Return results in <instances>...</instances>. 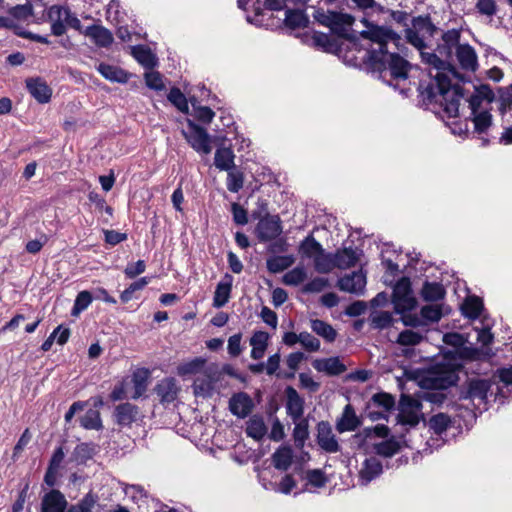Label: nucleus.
I'll use <instances>...</instances> for the list:
<instances>
[{
    "label": "nucleus",
    "instance_id": "nucleus-1",
    "mask_svg": "<svg viewBox=\"0 0 512 512\" xmlns=\"http://www.w3.org/2000/svg\"><path fill=\"white\" fill-rule=\"evenodd\" d=\"M362 22L367 30L361 31L360 36L372 42L367 50V65L379 74L384 83L406 94L409 90L406 83L412 65L400 55L404 52L401 36L393 29L371 24L365 18Z\"/></svg>",
    "mask_w": 512,
    "mask_h": 512
},
{
    "label": "nucleus",
    "instance_id": "nucleus-2",
    "mask_svg": "<svg viewBox=\"0 0 512 512\" xmlns=\"http://www.w3.org/2000/svg\"><path fill=\"white\" fill-rule=\"evenodd\" d=\"M460 37L461 33L457 29H450L442 34L441 43H438L431 53H435L441 61L447 63V66L443 69L434 68L436 74L431 75L433 81L420 92L423 100L427 103H440L449 118L458 116L460 101L464 97L463 88L458 84L452 85L450 78V75L454 78L459 77V73L450 60L453 49H457V46L460 45Z\"/></svg>",
    "mask_w": 512,
    "mask_h": 512
},
{
    "label": "nucleus",
    "instance_id": "nucleus-3",
    "mask_svg": "<svg viewBox=\"0 0 512 512\" xmlns=\"http://www.w3.org/2000/svg\"><path fill=\"white\" fill-rule=\"evenodd\" d=\"M388 13L396 23L405 27V39L419 51L423 63L438 69H443V67L447 66V63L441 61L435 53H426L425 51L429 48L426 38L433 37L439 30L431 21L430 15L413 17L411 26H409L407 22L409 14L407 12L388 10Z\"/></svg>",
    "mask_w": 512,
    "mask_h": 512
},
{
    "label": "nucleus",
    "instance_id": "nucleus-4",
    "mask_svg": "<svg viewBox=\"0 0 512 512\" xmlns=\"http://www.w3.org/2000/svg\"><path fill=\"white\" fill-rule=\"evenodd\" d=\"M458 380V367L456 365L436 368L425 379L429 390L424 393V399L432 404L441 405L446 399V394L443 391L456 385Z\"/></svg>",
    "mask_w": 512,
    "mask_h": 512
},
{
    "label": "nucleus",
    "instance_id": "nucleus-5",
    "mask_svg": "<svg viewBox=\"0 0 512 512\" xmlns=\"http://www.w3.org/2000/svg\"><path fill=\"white\" fill-rule=\"evenodd\" d=\"M314 12L312 14L315 22L319 25L330 29L334 35L346 39L354 40L352 32V26L355 22L354 16L348 13L324 10L320 7H313Z\"/></svg>",
    "mask_w": 512,
    "mask_h": 512
},
{
    "label": "nucleus",
    "instance_id": "nucleus-6",
    "mask_svg": "<svg viewBox=\"0 0 512 512\" xmlns=\"http://www.w3.org/2000/svg\"><path fill=\"white\" fill-rule=\"evenodd\" d=\"M392 303L396 313L412 311L417 304L408 277L399 279L393 287Z\"/></svg>",
    "mask_w": 512,
    "mask_h": 512
},
{
    "label": "nucleus",
    "instance_id": "nucleus-7",
    "mask_svg": "<svg viewBox=\"0 0 512 512\" xmlns=\"http://www.w3.org/2000/svg\"><path fill=\"white\" fill-rule=\"evenodd\" d=\"M422 403L410 395L402 394L399 401L398 422L410 427L416 426L421 418Z\"/></svg>",
    "mask_w": 512,
    "mask_h": 512
},
{
    "label": "nucleus",
    "instance_id": "nucleus-8",
    "mask_svg": "<svg viewBox=\"0 0 512 512\" xmlns=\"http://www.w3.org/2000/svg\"><path fill=\"white\" fill-rule=\"evenodd\" d=\"M187 126V131L183 130L182 134L190 146L196 152L203 153L205 155L211 153L212 147L210 144V135L207 133L206 129L191 120H188Z\"/></svg>",
    "mask_w": 512,
    "mask_h": 512
},
{
    "label": "nucleus",
    "instance_id": "nucleus-9",
    "mask_svg": "<svg viewBox=\"0 0 512 512\" xmlns=\"http://www.w3.org/2000/svg\"><path fill=\"white\" fill-rule=\"evenodd\" d=\"M255 233L260 242H268L276 239L282 233L280 217L278 215L267 214L259 220L255 228Z\"/></svg>",
    "mask_w": 512,
    "mask_h": 512
},
{
    "label": "nucleus",
    "instance_id": "nucleus-10",
    "mask_svg": "<svg viewBox=\"0 0 512 512\" xmlns=\"http://www.w3.org/2000/svg\"><path fill=\"white\" fill-rule=\"evenodd\" d=\"M491 388V383L486 379H471L467 386L462 388L459 398L461 400H478L479 404H486L487 395Z\"/></svg>",
    "mask_w": 512,
    "mask_h": 512
},
{
    "label": "nucleus",
    "instance_id": "nucleus-11",
    "mask_svg": "<svg viewBox=\"0 0 512 512\" xmlns=\"http://www.w3.org/2000/svg\"><path fill=\"white\" fill-rule=\"evenodd\" d=\"M337 285L341 291L361 295L365 291L366 275L361 270L354 271L339 278Z\"/></svg>",
    "mask_w": 512,
    "mask_h": 512
},
{
    "label": "nucleus",
    "instance_id": "nucleus-12",
    "mask_svg": "<svg viewBox=\"0 0 512 512\" xmlns=\"http://www.w3.org/2000/svg\"><path fill=\"white\" fill-rule=\"evenodd\" d=\"M317 443L328 453H336L340 450V445L332 432L329 422L321 421L317 424Z\"/></svg>",
    "mask_w": 512,
    "mask_h": 512
},
{
    "label": "nucleus",
    "instance_id": "nucleus-13",
    "mask_svg": "<svg viewBox=\"0 0 512 512\" xmlns=\"http://www.w3.org/2000/svg\"><path fill=\"white\" fill-rule=\"evenodd\" d=\"M254 408L252 398L245 392L234 394L229 400L230 412L238 418L247 417Z\"/></svg>",
    "mask_w": 512,
    "mask_h": 512
},
{
    "label": "nucleus",
    "instance_id": "nucleus-14",
    "mask_svg": "<svg viewBox=\"0 0 512 512\" xmlns=\"http://www.w3.org/2000/svg\"><path fill=\"white\" fill-rule=\"evenodd\" d=\"M154 391L158 396L160 402L164 405L170 404L174 402L177 398L179 387L177 386V381L173 377H167L160 380Z\"/></svg>",
    "mask_w": 512,
    "mask_h": 512
},
{
    "label": "nucleus",
    "instance_id": "nucleus-15",
    "mask_svg": "<svg viewBox=\"0 0 512 512\" xmlns=\"http://www.w3.org/2000/svg\"><path fill=\"white\" fill-rule=\"evenodd\" d=\"M67 504L63 493L57 489H52L42 498L41 512H64Z\"/></svg>",
    "mask_w": 512,
    "mask_h": 512
},
{
    "label": "nucleus",
    "instance_id": "nucleus-16",
    "mask_svg": "<svg viewBox=\"0 0 512 512\" xmlns=\"http://www.w3.org/2000/svg\"><path fill=\"white\" fill-rule=\"evenodd\" d=\"M287 396L286 411L294 422L299 421L304 413V399L292 386L285 390Z\"/></svg>",
    "mask_w": 512,
    "mask_h": 512
},
{
    "label": "nucleus",
    "instance_id": "nucleus-17",
    "mask_svg": "<svg viewBox=\"0 0 512 512\" xmlns=\"http://www.w3.org/2000/svg\"><path fill=\"white\" fill-rule=\"evenodd\" d=\"M312 366L318 372H323L328 376H339L346 371V365L338 356L316 359L312 362Z\"/></svg>",
    "mask_w": 512,
    "mask_h": 512
},
{
    "label": "nucleus",
    "instance_id": "nucleus-18",
    "mask_svg": "<svg viewBox=\"0 0 512 512\" xmlns=\"http://www.w3.org/2000/svg\"><path fill=\"white\" fill-rule=\"evenodd\" d=\"M83 34L92 39L98 47L102 48L109 47L114 40L111 31L102 25H90L84 29Z\"/></svg>",
    "mask_w": 512,
    "mask_h": 512
},
{
    "label": "nucleus",
    "instance_id": "nucleus-19",
    "mask_svg": "<svg viewBox=\"0 0 512 512\" xmlns=\"http://www.w3.org/2000/svg\"><path fill=\"white\" fill-rule=\"evenodd\" d=\"M26 87L33 98L39 103H47L52 96V90L41 78H29L26 80Z\"/></svg>",
    "mask_w": 512,
    "mask_h": 512
},
{
    "label": "nucleus",
    "instance_id": "nucleus-20",
    "mask_svg": "<svg viewBox=\"0 0 512 512\" xmlns=\"http://www.w3.org/2000/svg\"><path fill=\"white\" fill-rule=\"evenodd\" d=\"M455 53L462 69L472 72L477 69L478 58L475 49L471 45H458Z\"/></svg>",
    "mask_w": 512,
    "mask_h": 512
},
{
    "label": "nucleus",
    "instance_id": "nucleus-21",
    "mask_svg": "<svg viewBox=\"0 0 512 512\" xmlns=\"http://www.w3.org/2000/svg\"><path fill=\"white\" fill-rule=\"evenodd\" d=\"M232 282L233 277L226 273L216 286L213 297V307L221 308L228 303L232 290Z\"/></svg>",
    "mask_w": 512,
    "mask_h": 512
},
{
    "label": "nucleus",
    "instance_id": "nucleus-22",
    "mask_svg": "<svg viewBox=\"0 0 512 512\" xmlns=\"http://www.w3.org/2000/svg\"><path fill=\"white\" fill-rule=\"evenodd\" d=\"M64 12L65 8L59 5H53L48 9L47 18L51 22V33L54 36L59 37L66 32Z\"/></svg>",
    "mask_w": 512,
    "mask_h": 512
},
{
    "label": "nucleus",
    "instance_id": "nucleus-23",
    "mask_svg": "<svg viewBox=\"0 0 512 512\" xmlns=\"http://www.w3.org/2000/svg\"><path fill=\"white\" fill-rule=\"evenodd\" d=\"M96 69L106 80L111 82L124 84L130 78V74L124 69L107 63H100Z\"/></svg>",
    "mask_w": 512,
    "mask_h": 512
},
{
    "label": "nucleus",
    "instance_id": "nucleus-24",
    "mask_svg": "<svg viewBox=\"0 0 512 512\" xmlns=\"http://www.w3.org/2000/svg\"><path fill=\"white\" fill-rule=\"evenodd\" d=\"M138 407L129 402L119 404L115 408L116 423L120 426H130L137 420Z\"/></svg>",
    "mask_w": 512,
    "mask_h": 512
},
{
    "label": "nucleus",
    "instance_id": "nucleus-25",
    "mask_svg": "<svg viewBox=\"0 0 512 512\" xmlns=\"http://www.w3.org/2000/svg\"><path fill=\"white\" fill-rule=\"evenodd\" d=\"M361 255L362 250L357 248L353 249L352 247H349L338 250L334 254L336 267L340 269L353 267L358 262Z\"/></svg>",
    "mask_w": 512,
    "mask_h": 512
},
{
    "label": "nucleus",
    "instance_id": "nucleus-26",
    "mask_svg": "<svg viewBox=\"0 0 512 512\" xmlns=\"http://www.w3.org/2000/svg\"><path fill=\"white\" fill-rule=\"evenodd\" d=\"M361 424V421L356 416L352 405L345 406L341 418L336 423L338 432L343 433L346 431H355Z\"/></svg>",
    "mask_w": 512,
    "mask_h": 512
},
{
    "label": "nucleus",
    "instance_id": "nucleus-27",
    "mask_svg": "<svg viewBox=\"0 0 512 512\" xmlns=\"http://www.w3.org/2000/svg\"><path fill=\"white\" fill-rule=\"evenodd\" d=\"M310 23L309 17L303 8L286 9L284 24L290 29H299L308 27Z\"/></svg>",
    "mask_w": 512,
    "mask_h": 512
},
{
    "label": "nucleus",
    "instance_id": "nucleus-28",
    "mask_svg": "<svg viewBox=\"0 0 512 512\" xmlns=\"http://www.w3.org/2000/svg\"><path fill=\"white\" fill-rule=\"evenodd\" d=\"M270 335L265 331H255L250 338V345L252 350L250 356L254 360H259L264 357L268 347Z\"/></svg>",
    "mask_w": 512,
    "mask_h": 512
},
{
    "label": "nucleus",
    "instance_id": "nucleus-29",
    "mask_svg": "<svg viewBox=\"0 0 512 512\" xmlns=\"http://www.w3.org/2000/svg\"><path fill=\"white\" fill-rule=\"evenodd\" d=\"M382 471V463L377 458L371 457L366 459L360 471L361 483L367 485L370 481L378 477Z\"/></svg>",
    "mask_w": 512,
    "mask_h": 512
},
{
    "label": "nucleus",
    "instance_id": "nucleus-30",
    "mask_svg": "<svg viewBox=\"0 0 512 512\" xmlns=\"http://www.w3.org/2000/svg\"><path fill=\"white\" fill-rule=\"evenodd\" d=\"M131 54L145 69H153L158 63L151 49L145 45L132 46Z\"/></svg>",
    "mask_w": 512,
    "mask_h": 512
},
{
    "label": "nucleus",
    "instance_id": "nucleus-31",
    "mask_svg": "<svg viewBox=\"0 0 512 512\" xmlns=\"http://www.w3.org/2000/svg\"><path fill=\"white\" fill-rule=\"evenodd\" d=\"M150 371L146 368H139L133 372L131 382L133 384L134 393L132 399L140 398L147 390Z\"/></svg>",
    "mask_w": 512,
    "mask_h": 512
},
{
    "label": "nucleus",
    "instance_id": "nucleus-32",
    "mask_svg": "<svg viewBox=\"0 0 512 512\" xmlns=\"http://www.w3.org/2000/svg\"><path fill=\"white\" fill-rule=\"evenodd\" d=\"M234 152L230 147H220L216 150L214 164L221 171H229L235 168Z\"/></svg>",
    "mask_w": 512,
    "mask_h": 512
},
{
    "label": "nucleus",
    "instance_id": "nucleus-33",
    "mask_svg": "<svg viewBox=\"0 0 512 512\" xmlns=\"http://www.w3.org/2000/svg\"><path fill=\"white\" fill-rule=\"evenodd\" d=\"M444 286L438 282L425 281L421 289V296L427 302H435L445 297Z\"/></svg>",
    "mask_w": 512,
    "mask_h": 512
},
{
    "label": "nucleus",
    "instance_id": "nucleus-34",
    "mask_svg": "<svg viewBox=\"0 0 512 512\" xmlns=\"http://www.w3.org/2000/svg\"><path fill=\"white\" fill-rule=\"evenodd\" d=\"M469 119L474 125L473 132L479 136L486 134L488 129L492 126V115L486 108L480 113L470 115Z\"/></svg>",
    "mask_w": 512,
    "mask_h": 512
},
{
    "label": "nucleus",
    "instance_id": "nucleus-35",
    "mask_svg": "<svg viewBox=\"0 0 512 512\" xmlns=\"http://www.w3.org/2000/svg\"><path fill=\"white\" fill-rule=\"evenodd\" d=\"M267 433V426L260 415H253L247 422L246 434L255 440H261Z\"/></svg>",
    "mask_w": 512,
    "mask_h": 512
},
{
    "label": "nucleus",
    "instance_id": "nucleus-36",
    "mask_svg": "<svg viewBox=\"0 0 512 512\" xmlns=\"http://www.w3.org/2000/svg\"><path fill=\"white\" fill-rule=\"evenodd\" d=\"M295 262L293 255L272 256L266 260V267L271 273H280L291 267Z\"/></svg>",
    "mask_w": 512,
    "mask_h": 512
},
{
    "label": "nucleus",
    "instance_id": "nucleus-37",
    "mask_svg": "<svg viewBox=\"0 0 512 512\" xmlns=\"http://www.w3.org/2000/svg\"><path fill=\"white\" fill-rule=\"evenodd\" d=\"M483 309L484 307L482 300L476 296H470L466 298L461 307L462 314L471 320L478 319L482 314Z\"/></svg>",
    "mask_w": 512,
    "mask_h": 512
},
{
    "label": "nucleus",
    "instance_id": "nucleus-38",
    "mask_svg": "<svg viewBox=\"0 0 512 512\" xmlns=\"http://www.w3.org/2000/svg\"><path fill=\"white\" fill-rule=\"evenodd\" d=\"M311 329L325 341L334 342L337 336L336 330L327 322L319 319L311 320Z\"/></svg>",
    "mask_w": 512,
    "mask_h": 512
},
{
    "label": "nucleus",
    "instance_id": "nucleus-39",
    "mask_svg": "<svg viewBox=\"0 0 512 512\" xmlns=\"http://www.w3.org/2000/svg\"><path fill=\"white\" fill-rule=\"evenodd\" d=\"M292 450L290 447H281L272 455L273 465L276 469L286 471L292 464Z\"/></svg>",
    "mask_w": 512,
    "mask_h": 512
},
{
    "label": "nucleus",
    "instance_id": "nucleus-40",
    "mask_svg": "<svg viewBox=\"0 0 512 512\" xmlns=\"http://www.w3.org/2000/svg\"><path fill=\"white\" fill-rule=\"evenodd\" d=\"M206 364V360L202 357H195L190 361L184 362L177 367L179 376L185 377L198 374L202 371Z\"/></svg>",
    "mask_w": 512,
    "mask_h": 512
},
{
    "label": "nucleus",
    "instance_id": "nucleus-41",
    "mask_svg": "<svg viewBox=\"0 0 512 512\" xmlns=\"http://www.w3.org/2000/svg\"><path fill=\"white\" fill-rule=\"evenodd\" d=\"M299 252L306 258H313L315 255L323 252L322 245L314 238L312 234H309L299 246Z\"/></svg>",
    "mask_w": 512,
    "mask_h": 512
},
{
    "label": "nucleus",
    "instance_id": "nucleus-42",
    "mask_svg": "<svg viewBox=\"0 0 512 512\" xmlns=\"http://www.w3.org/2000/svg\"><path fill=\"white\" fill-rule=\"evenodd\" d=\"M313 260L315 270L319 273H329L336 267L334 254L325 253L324 250L315 255Z\"/></svg>",
    "mask_w": 512,
    "mask_h": 512
},
{
    "label": "nucleus",
    "instance_id": "nucleus-43",
    "mask_svg": "<svg viewBox=\"0 0 512 512\" xmlns=\"http://www.w3.org/2000/svg\"><path fill=\"white\" fill-rule=\"evenodd\" d=\"M80 425L86 430H101L103 428L100 412L89 409L80 417Z\"/></svg>",
    "mask_w": 512,
    "mask_h": 512
},
{
    "label": "nucleus",
    "instance_id": "nucleus-44",
    "mask_svg": "<svg viewBox=\"0 0 512 512\" xmlns=\"http://www.w3.org/2000/svg\"><path fill=\"white\" fill-rule=\"evenodd\" d=\"M425 333L407 329L399 333L396 342L401 346H415L425 338Z\"/></svg>",
    "mask_w": 512,
    "mask_h": 512
},
{
    "label": "nucleus",
    "instance_id": "nucleus-45",
    "mask_svg": "<svg viewBox=\"0 0 512 512\" xmlns=\"http://www.w3.org/2000/svg\"><path fill=\"white\" fill-rule=\"evenodd\" d=\"M420 315L427 328L429 323L438 322L442 318L443 312L439 305H425L421 308Z\"/></svg>",
    "mask_w": 512,
    "mask_h": 512
},
{
    "label": "nucleus",
    "instance_id": "nucleus-46",
    "mask_svg": "<svg viewBox=\"0 0 512 512\" xmlns=\"http://www.w3.org/2000/svg\"><path fill=\"white\" fill-rule=\"evenodd\" d=\"M93 301V295L88 290L80 291L74 301L73 308L71 310L72 316H78L81 312L86 310Z\"/></svg>",
    "mask_w": 512,
    "mask_h": 512
},
{
    "label": "nucleus",
    "instance_id": "nucleus-47",
    "mask_svg": "<svg viewBox=\"0 0 512 512\" xmlns=\"http://www.w3.org/2000/svg\"><path fill=\"white\" fill-rule=\"evenodd\" d=\"M125 12L121 10L118 0H111L107 6L106 19L111 24L120 25L124 22Z\"/></svg>",
    "mask_w": 512,
    "mask_h": 512
},
{
    "label": "nucleus",
    "instance_id": "nucleus-48",
    "mask_svg": "<svg viewBox=\"0 0 512 512\" xmlns=\"http://www.w3.org/2000/svg\"><path fill=\"white\" fill-rule=\"evenodd\" d=\"M307 278V272L303 266H297L283 276V283L288 286H298Z\"/></svg>",
    "mask_w": 512,
    "mask_h": 512
},
{
    "label": "nucleus",
    "instance_id": "nucleus-49",
    "mask_svg": "<svg viewBox=\"0 0 512 512\" xmlns=\"http://www.w3.org/2000/svg\"><path fill=\"white\" fill-rule=\"evenodd\" d=\"M451 420L450 417L444 413H438L433 415L428 422L429 428L434 431V433L440 435L447 430L450 426Z\"/></svg>",
    "mask_w": 512,
    "mask_h": 512
},
{
    "label": "nucleus",
    "instance_id": "nucleus-50",
    "mask_svg": "<svg viewBox=\"0 0 512 512\" xmlns=\"http://www.w3.org/2000/svg\"><path fill=\"white\" fill-rule=\"evenodd\" d=\"M374 448L378 455L383 457H391L400 450V443L391 438L376 444Z\"/></svg>",
    "mask_w": 512,
    "mask_h": 512
},
{
    "label": "nucleus",
    "instance_id": "nucleus-51",
    "mask_svg": "<svg viewBox=\"0 0 512 512\" xmlns=\"http://www.w3.org/2000/svg\"><path fill=\"white\" fill-rule=\"evenodd\" d=\"M312 41L315 47L322 48L325 52H333L336 49L335 40L331 39L326 33L314 32Z\"/></svg>",
    "mask_w": 512,
    "mask_h": 512
},
{
    "label": "nucleus",
    "instance_id": "nucleus-52",
    "mask_svg": "<svg viewBox=\"0 0 512 512\" xmlns=\"http://www.w3.org/2000/svg\"><path fill=\"white\" fill-rule=\"evenodd\" d=\"M98 496L89 492L87 493L78 504L72 505L68 512H93V508L97 503Z\"/></svg>",
    "mask_w": 512,
    "mask_h": 512
},
{
    "label": "nucleus",
    "instance_id": "nucleus-53",
    "mask_svg": "<svg viewBox=\"0 0 512 512\" xmlns=\"http://www.w3.org/2000/svg\"><path fill=\"white\" fill-rule=\"evenodd\" d=\"M150 282L149 277H141L131 283L121 294L120 299L123 303H128L132 298L134 292L142 290Z\"/></svg>",
    "mask_w": 512,
    "mask_h": 512
},
{
    "label": "nucleus",
    "instance_id": "nucleus-54",
    "mask_svg": "<svg viewBox=\"0 0 512 512\" xmlns=\"http://www.w3.org/2000/svg\"><path fill=\"white\" fill-rule=\"evenodd\" d=\"M309 437L308 431V421L305 419H300L295 422V427L293 430V438L298 447H302L305 441Z\"/></svg>",
    "mask_w": 512,
    "mask_h": 512
},
{
    "label": "nucleus",
    "instance_id": "nucleus-55",
    "mask_svg": "<svg viewBox=\"0 0 512 512\" xmlns=\"http://www.w3.org/2000/svg\"><path fill=\"white\" fill-rule=\"evenodd\" d=\"M371 402L377 407H382L386 412L392 410L395 406L394 397L386 392L374 394L371 398Z\"/></svg>",
    "mask_w": 512,
    "mask_h": 512
},
{
    "label": "nucleus",
    "instance_id": "nucleus-56",
    "mask_svg": "<svg viewBox=\"0 0 512 512\" xmlns=\"http://www.w3.org/2000/svg\"><path fill=\"white\" fill-rule=\"evenodd\" d=\"M393 323L392 314L388 311H379L371 315V324L376 329H385Z\"/></svg>",
    "mask_w": 512,
    "mask_h": 512
},
{
    "label": "nucleus",
    "instance_id": "nucleus-57",
    "mask_svg": "<svg viewBox=\"0 0 512 512\" xmlns=\"http://www.w3.org/2000/svg\"><path fill=\"white\" fill-rule=\"evenodd\" d=\"M227 189L232 193L239 192L244 184V175L240 171H234V169L227 171Z\"/></svg>",
    "mask_w": 512,
    "mask_h": 512
},
{
    "label": "nucleus",
    "instance_id": "nucleus-58",
    "mask_svg": "<svg viewBox=\"0 0 512 512\" xmlns=\"http://www.w3.org/2000/svg\"><path fill=\"white\" fill-rule=\"evenodd\" d=\"M168 100L182 112L188 110V103L185 95L177 87H172L167 95Z\"/></svg>",
    "mask_w": 512,
    "mask_h": 512
},
{
    "label": "nucleus",
    "instance_id": "nucleus-59",
    "mask_svg": "<svg viewBox=\"0 0 512 512\" xmlns=\"http://www.w3.org/2000/svg\"><path fill=\"white\" fill-rule=\"evenodd\" d=\"M94 454V448L91 444L81 443L78 444L73 452L74 458L78 462H85L91 459Z\"/></svg>",
    "mask_w": 512,
    "mask_h": 512
},
{
    "label": "nucleus",
    "instance_id": "nucleus-60",
    "mask_svg": "<svg viewBox=\"0 0 512 512\" xmlns=\"http://www.w3.org/2000/svg\"><path fill=\"white\" fill-rule=\"evenodd\" d=\"M401 321L405 326L412 327V328H418V331H424L427 332L428 329L425 327V323L421 318V315L418 316L416 314H410V313H401Z\"/></svg>",
    "mask_w": 512,
    "mask_h": 512
},
{
    "label": "nucleus",
    "instance_id": "nucleus-61",
    "mask_svg": "<svg viewBox=\"0 0 512 512\" xmlns=\"http://www.w3.org/2000/svg\"><path fill=\"white\" fill-rule=\"evenodd\" d=\"M328 285L329 282L326 278L315 277L303 286L302 291L304 293H319L323 291Z\"/></svg>",
    "mask_w": 512,
    "mask_h": 512
},
{
    "label": "nucleus",
    "instance_id": "nucleus-62",
    "mask_svg": "<svg viewBox=\"0 0 512 512\" xmlns=\"http://www.w3.org/2000/svg\"><path fill=\"white\" fill-rule=\"evenodd\" d=\"M475 8L478 13L487 17H493L497 13L495 0H477Z\"/></svg>",
    "mask_w": 512,
    "mask_h": 512
},
{
    "label": "nucleus",
    "instance_id": "nucleus-63",
    "mask_svg": "<svg viewBox=\"0 0 512 512\" xmlns=\"http://www.w3.org/2000/svg\"><path fill=\"white\" fill-rule=\"evenodd\" d=\"M145 83L148 88L155 91H161L165 88L162 75L157 71H150L145 73Z\"/></svg>",
    "mask_w": 512,
    "mask_h": 512
},
{
    "label": "nucleus",
    "instance_id": "nucleus-64",
    "mask_svg": "<svg viewBox=\"0 0 512 512\" xmlns=\"http://www.w3.org/2000/svg\"><path fill=\"white\" fill-rule=\"evenodd\" d=\"M306 479L308 481V484L316 488H321L325 486L327 482L324 472L320 469L308 470L306 474Z\"/></svg>",
    "mask_w": 512,
    "mask_h": 512
}]
</instances>
